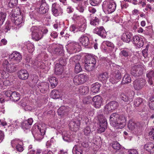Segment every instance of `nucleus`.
<instances>
[{
    "label": "nucleus",
    "mask_w": 154,
    "mask_h": 154,
    "mask_svg": "<svg viewBox=\"0 0 154 154\" xmlns=\"http://www.w3.org/2000/svg\"><path fill=\"white\" fill-rule=\"evenodd\" d=\"M82 70V69L81 67L80 63H76L75 68V72L77 73H78L80 72Z\"/></svg>",
    "instance_id": "13d9d810"
},
{
    "label": "nucleus",
    "mask_w": 154,
    "mask_h": 154,
    "mask_svg": "<svg viewBox=\"0 0 154 154\" xmlns=\"http://www.w3.org/2000/svg\"><path fill=\"white\" fill-rule=\"evenodd\" d=\"M22 128L25 131L30 128V125L27 123L26 121L23 122L21 125Z\"/></svg>",
    "instance_id": "0e129e2a"
},
{
    "label": "nucleus",
    "mask_w": 154,
    "mask_h": 154,
    "mask_svg": "<svg viewBox=\"0 0 154 154\" xmlns=\"http://www.w3.org/2000/svg\"><path fill=\"white\" fill-rule=\"evenodd\" d=\"M135 92L133 91L129 90L127 92L122 93L121 95V99L128 104L132 101L134 98Z\"/></svg>",
    "instance_id": "423d86ee"
},
{
    "label": "nucleus",
    "mask_w": 154,
    "mask_h": 154,
    "mask_svg": "<svg viewBox=\"0 0 154 154\" xmlns=\"http://www.w3.org/2000/svg\"><path fill=\"white\" fill-rule=\"evenodd\" d=\"M77 56H75L74 57H72L69 60V62L70 64H76L78 63V60H77Z\"/></svg>",
    "instance_id": "e2e57ef3"
},
{
    "label": "nucleus",
    "mask_w": 154,
    "mask_h": 154,
    "mask_svg": "<svg viewBox=\"0 0 154 154\" xmlns=\"http://www.w3.org/2000/svg\"><path fill=\"white\" fill-rule=\"evenodd\" d=\"M17 75L19 78L22 80L27 79L29 75L27 71L25 69H21L19 71L17 72Z\"/></svg>",
    "instance_id": "4be33fe9"
},
{
    "label": "nucleus",
    "mask_w": 154,
    "mask_h": 154,
    "mask_svg": "<svg viewBox=\"0 0 154 154\" xmlns=\"http://www.w3.org/2000/svg\"><path fill=\"white\" fill-rule=\"evenodd\" d=\"M79 119L81 120V121H83L86 124H87V122L88 121V119L87 117L86 116L82 115L79 116L78 119Z\"/></svg>",
    "instance_id": "4d7b16f0"
},
{
    "label": "nucleus",
    "mask_w": 154,
    "mask_h": 154,
    "mask_svg": "<svg viewBox=\"0 0 154 154\" xmlns=\"http://www.w3.org/2000/svg\"><path fill=\"white\" fill-rule=\"evenodd\" d=\"M103 44L107 47V48H106L105 49V50L106 52H112L114 48V45L113 43L109 41H104L103 42Z\"/></svg>",
    "instance_id": "5701e85b"
},
{
    "label": "nucleus",
    "mask_w": 154,
    "mask_h": 154,
    "mask_svg": "<svg viewBox=\"0 0 154 154\" xmlns=\"http://www.w3.org/2000/svg\"><path fill=\"white\" fill-rule=\"evenodd\" d=\"M85 69L88 71H90L94 69V67L95 65L94 64H90L89 63H87L85 62Z\"/></svg>",
    "instance_id": "de8ad7c7"
},
{
    "label": "nucleus",
    "mask_w": 154,
    "mask_h": 154,
    "mask_svg": "<svg viewBox=\"0 0 154 154\" xmlns=\"http://www.w3.org/2000/svg\"><path fill=\"white\" fill-rule=\"evenodd\" d=\"M73 81L74 83L76 85H79L82 84L80 82V79H79L78 75L75 76Z\"/></svg>",
    "instance_id": "bf43d9fd"
},
{
    "label": "nucleus",
    "mask_w": 154,
    "mask_h": 154,
    "mask_svg": "<svg viewBox=\"0 0 154 154\" xmlns=\"http://www.w3.org/2000/svg\"><path fill=\"white\" fill-rule=\"evenodd\" d=\"M80 46L78 43L74 41H69L66 48L67 52L70 54L76 53L79 51Z\"/></svg>",
    "instance_id": "6e6552de"
},
{
    "label": "nucleus",
    "mask_w": 154,
    "mask_h": 154,
    "mask_svg": "<svg viewBox=\"0 0 154 154\" xmlns=\"http://www.w3.org/2000/svg\"><path fill=\"white\" fill-rule=\"evenodd\" d=\"M13 10L11 13V19L14 23L17 25H23L24 22L23 17L20 15V10L19 8L16 7Z\"/></svg>",
    "instance_id": "7ed1b4c3"
},
{
    "label": "nucleus",
    "mask_w": 154,
    "mask_h": 154,
    "mask_svg": "<svg viewBox=\"0 0 154 154\" xmlns=\"http://www.w3.org/2000/svg\"><path fill=\"white\" fill-rule=\"evenodd\" d=\"M26 45L29 53H32L34 51L35 49L34 46L32 43L28 42L26 43Z\"/></svg>",
    "instance_id": "a19ab883"
},
{
    "label": "nucleus",
    "mask_w": 154,
    "mask_h": 154,
    "mask_svg": "<svg viewBox=\"0 0 154 154\" xmlns=\"http://www.w3.org/2000/svg\"><path fill=\"white\" fill-rule=\"evenodd\" d=\"M69 110V108L67 106H61L58 109V115L61 116V117L66 116L68 114Z\"/></svg>",
    "instance_id": "412c9836"
},
{
    "label": "nucleus",
    "mask_w": 154,
    "mask_h": 154,
    "mask_svg": "<svg viewBox=\"0 0 154 154\" xmlns=\"http://www.w3.org/2000/svg\"><path fill=\"white\" fill-rule=\"evenodd\" d=\"M145 68L142 65L133 66L131 70V74L134 76L137 77L141 75Z\"/></svg>",
    "instance_id": "1a4fd4ad"
},
{
    "label": "nucleus",
    "mask_w": 154,
    "mask_h": 154,
    "mask_svg": "<svg viewBox=\"0 0 154 154\" xmlns=\"http://www.w3.org/2000/svg\"><path fill=\"white\" fill-rule=\"evenodd\" d=\"M59 92L56 90H54L52 91L51 94V97L54 99L58 98L59 97Z\"/></svg>",
    "instance_id": "c03bdc74"
},
{
    "label": "nucleus",
    "mask_w": 154,
    "mask_h": 154,
    "mask_svg": "<svg viewBox=\"0 0 154 154\" xmlns=\"http://www.w3.org/2000/svg\"><path fill=\"white\" fill-rule=\"evenodd\" d=\"M154 144L152 143H148L145 144L144 146V149L148 152H150L151 149H152V147Z\"/></svg>",
    "instance_id": "09e8293b"
},
{
    "label": "nucleus",
    "mask_w": 154,
    "mask_h": 154,
    "mask_svg": "<svg viewBox=\"0 0 154 154\" xmlns=\"http://www.w3.org/2000/svg\"><path fill=\"white\" fill-rule=\"evenodd\" d=\"M79 92L81 95H85L89 92V88L87 86H80L79 89Z\"/></svg>",
    "instance_id": "72a5a7b5"
},
{
    "label": "nucleus",
    "mask_w": 154,
    "mask_h": 154,
    "mask_svg": "<svg viewBox=\"0 0 154 154\" xmlns=\"http://www.w3.org/2000/svg\"><path fill=\"white\" fill-rule=\"evenodd\" d=\"M79 41L80 43L83 46L89 47L90 45L89 40L88 37L85 35H82L79 38Z\"/></svg>",
    "instance_id": "aec40b11"
},
{
    "label": "nucleus",
    "mask_w": 154,
    "mask_h": 154,
    "mask_svg": "<svg viewBox=\"0 0 154 154\" xmlns=\"http://www.w3.org/2000/svg\"><path fill=\"white\" fill-rule=\"evenodd\" d=\"M89 3L93 6H95L98 5L101 1L100 0H89Z\"/></svg>",
    "instance_id": "680f3d73"
},
{
    "label": "nucleus",
    "mask_w": 154,
    "mask_h": 154,
    "mask_svg": "<svg viewBox=\"0 0 154 154\" xmlns=\"http://www.w3.org/2000/svg\"><path fill=\"white\" fill-rule=\"evenodd\" d=\"M93 32L103 38H105L107 35L105 30L103 26L95 28L93 30Z\"/></svg>",
    "instance_id": "a211bd4d"
},
{
    "label": "nucleus",
    "mask_w": 154,
    "mask_h": 154,
    "mask_svg": "<svg viewBox=\"0 0 154 154\" xmlns=\"http://www.w3.org/2000/svg\"><path fill=\"white\" fill-rule=\"evenodd\" d=\"M146 77L148 78V82L150 85H154V71H150L146 74Z\"/></svg>",
    "instance_id": "cd10ccee"
},
{
    "label": "nucleus",
    "mask_w": 154,
    "mask_h": 154,
    "mask_svg": "<svg viewBox=\"0 0 154 154\" xmlns=\"http://www.w3.org/2000/svg\"><path fill=\"white\" fill-rule=\"evenodd\" d=\"M90 24L94 26L98 25L100 22V19L97 17L93 18L91 17L90 20Z\"/></svg>",
    "instance_id": "4c0bfd02"
},
{
    "label": "nucleus",
    "mask_w": 154,
    "mask_h": 154,
    "mask_svg": "<svg viewBox=\"0 0 154 154\" xmlns=\"http://www.w3.org/2000/svg\"><path fill=\"white\" fill-rule=\"evenodd\" d=\"M51 11L52 14L56 17L61 15L63 13L62 8L55 2L52 4Z\"/></svg>",
    "instance_id": "ddd939ff"
},
{
    "label": "nucleus",
    "mask_w": 154,
    "mask_h": 154,
    "mask_svg": "<svg viewBox=\"0 0 154 154\" xmlns=\"http://www.w3.org/2000/svg\"><path fill=\"white\" fill-rule=\"evenodd\" d=\"M132 42L138 48L142 47L144 45L143 38L137 35H134L132 39Z\"/></svg>",
    "instance_id": "dca6fc26"
},
{
    "label": "nucleus",
    "mask_w": 154,
    "mask_h": 154,
    "mask_svg": "<svg viewBox=\"0 0 154 154\" xmlns=\"http://www.w3.org/2000/svg\"><path fill=\"white\" fill-rule=\"evenodd\" d=\"M131 79L129 75L128 74H125L122 81V84H127L131 82Z\"/></svg>",
    "instance_id": "79ce46f5"
},
{
    "label": "nucleus",
    "mask_w": 154,
    "mask_h": 154,
    "mask_svg": "<svg viewBox=\"0 0 154 154\" xmlns=\"http://www.w3.org/2000/svg\"><path fill=\"white\" fill-rule=\"evenodd\" d=\"M83 23L82 24L79 26V31L82 32H84L87 27V24L85 20L83 19Z\"/></svg>",
    "instance_id": "a18cd8bd"
},
{
    "label": "nucleus",
    "mask_w": 154,
    "mask_h": 154,
    "mask_svg": "<svg viewBox=\"0 0 154 154\" xmlns=\"http://www.w3.org/2000/svg\"><path fill=\"white\" fill-rule=\"evenodd\" d=\"M29 16L32 20H38L41 16L38 11L35 10L29 13Z\"/></svg>",
    "instance_id": "c756f323"
},
{
    "label": "nucleus",
    "mask_w": 154,
    "mask_h": 154,
    "mask_svg": "<svg viewBox=\"0 0 154 154\" xmlns=\"http://www.w3.org/2000/svg\"><path fill=\"white\" fill-rule=\"evenodd\" d=\"M53 53L57 55L63 56L64 54L62 46L61 45H57L54 48Z\"/></svg>",
    "instance_id": "a878e982"
},
{
    "label": "nucleus",
    "mask_w": 154,
    "mask_h": 154,
    "mask_svg": "<svg viewBox=\"0 0 154 154\" xmlns=\"http://www.w3.org/2000/svg\"><path fill=\"white\" fill-rule=\"evenodd\" d=\"M14 66L12 64L8 65L4 68L3 71L1 73V76L4 79H6L9 77V75L8 72L11 73L14 71Z\"/></svg>",
    "instance_id": "4468645a"
},
{
    "label": "nucleus",
    "mask_w": 154,
    "mask_h": 154,
    "mask_svg": "<svg viewBox=\"0 0 154 154\" xmlns=\"http://www.w3.org/2000/svg\"><path fill=\"white\" fill-rule=\"evenodd\" d=\"M19 122L17 120L13 122L11 125L8 126L9 129L11 131H13L19 127Z\"/></svg>",
    "instance_id": "ea45409f"
},
{
    "label": "nucleus",
    "mask_w": 154,
    "mask_h": 154,
    "mask_svg": "<svg viewBox=\"0 0 154 154\" xmlns=\"http://www.w3.org/2000/svg\"><path fill=\"white\" fill-rule=\"evenodd\" d=\"M109 120L111 125L116 128H122L126 125V119L123 115L116 113H112Z\"/></svg>",
    "instance_id": "f257e3e1"
},
{
    "label": "nucleus",
    "mask_w": 154,
    "mask_h": 154,
    "mask_svg": "<svg viewBox=\"0 0 154 154\" xmlns=\"http://www.w3.org/2000/svg\"><path fill=\"white\" fill-rule=\"evenodd\" d=\"M71 134L69 131H64L63 132L62 136L63 140L66 142L71 141Z\"/></svg>",
    "instance_id": "c85d7f7f"
},
{
    "label": "nucleus",
    "mask_w": 154,
    "mask_h": 154,
    "mask_svg": "<svg viewBox=\"0 0 154 154\" xmlns=\"http://www.w3.org/2000/svg\"><path fill=\"white\" fill-rule=\"evenodd\" d=\"M93 101L94 106L96 108H99L103 105L102 99L99 95H96L93 97Z\"/></svg>",
    "instance_id": "6ab92c4d"
},
{
    "label": "nucleus",
    "mask_w": 154,
    "mask_h": 154,
    "mask_svg": "<svg viewBox=\"0 0 154 154\" xmlns=\"http://www.w3.org/2000/svg\"><path fill=\"white\" fill-rule=\"evenodd\" d=\"M8 2V5L10 8L16 6L18 3V0H6Z\"/></svg>",
    "instance_id": "37998d69"
},
{
    "label": "nucleus",
    "mask_w": 154,
    "mask_h": 154,
    "mask_svg": "<svg viewBox=\"0 0 154 154\" xmlns=\"http://www.w3.org/2000/svg\"><path fill=\"white\" fill-rule=\"evenodd\" d=\"M142 98L139 97L135 99L134 102V105L136 107L138 106L142 102Z\"/></svg>",
    "instance_id": "6e6d98bb"
},
{
    "label": "nucleus",
    "mask_w": 154,
    "mask_h": 154,
    "mask_svg": "<svg viewBox=\"0 0 154 154\" xmlns=\"http://www.w3.org/2000/svg\"><path fill=\"white\" fill-rule=\"evenodd\" d=\"M109 103L113 110L117 108L119 105L118 102L116 101H112Z\"/></svg>",
    "instance_id": "3c124183"
},
{
    "label": "nucleus",
    "mask_w": 154,
    "mask_h": 154,
    "mask_svg": "<svg viewBox=\"0 0 154 154\" xmlns=\"http://www.w3.org/2000/svg\"><path fill=\"white\" fill-rule=\"evenodd\" d=\"M49 81L52 88H54L57 85V80L55 77H51L49 79Z\"/></svg>",
    "instance_id": "58836bf2"
},
{
    "label": "nucleus",
    "mask_w": 154,
    "mask_h": 154,
    "mask_svg": "<svg viewBox=\"0 0 154 154\" xmlns=\"http://www.w3.org/2000/svg\"><path fill=\"white\" fill-rule=\"evenodd\" d=\"M91 132V129L89 126L86 127L84 129V132L85 135H88Z\"/></svg>",
    "instance_id": "774afa93"
},
{
    "label": "nucleus",
    "mask_w": 154,
    "mask_h": 154,
    "mask_svg": "<svg viewBox=\"0 0 154 154\" xmlns=\"http://www.w3.org/2000/svg\"><path fill=\"white\" fill-rule=\"evenodd\" d=\"M130 54L129 49L127 48H124L121 49V52L119 53L120 57H128Z\"/></svg>",
    "instance_id": "473e14b6"
},
{
    "label": "nucleus",
    "mask_w": 154,
    "mask_h": 154,
    "mask_svg": "<svg viewBox=\"0 0 154 154\" xmlns=\"http://www.w3.org/2000/svg\"><path fill=\"white\" fill-rule=\"evenodd\" d=\"M49 9V6L45 0H41L37 2V5L35 8L40 16L46 13Z\"/></svg>",
    "instance_id": "20e7f679"
},
{
    "label": "nucleus",
    "mask_w": 154,
    "mask_h": 154,
    "mask_svg": "<svg viewBox=\"0 0 154 154\" xmlns=\"http://www.w3.org/2000/svg\"><path fill=\"white\" fill-rule=\"evenodd\" d=\"M83 150L82 147L79 145H75L73 148L72 152L73 154H82Z\"/></svg>",
    "instance_id": "2f4dec72"
},
{
    "label": "nucleus",
    "mask_w": 154,
    "mask_h": 154,
    "mask_svg": "<svg viewBox=\"0 0 154 154\" xmlns=\"http://www.w3.org/2000/svg\"><path fill=\"white\" fill-rule=\"evenodd\" d=\"M46 130V127L44 124L34 125L32 130V133L35 139L37 140H40L43 138Z\"/></svg>",
    "instance_id": "f03ea898"
},
{
    "label": "nucleus",
    "mask_w": 154,
    "mask_h": 154,
    "mask_svg": "<svg viewBox=\"0 0 154 154\" xmlns=\"http://www.w3.org/2000/svg\"><path fill=\"white\" fill-rule=\"evenodd\" d=\"M139 123H136L133 120H130L129 121L128 126V128L131 131L136 130L139 128Z\"/></svg>",
    "instance_id": "bb28decb"
},
{
    "label": "nucleus",
    "mask_w": 154,
    "mask_h": 154,
    "mask_svg": "<svg viewBox=\"0 0 154 154\" xmlns=\"http://www.w3.org/2000/svg\"><path fill=\"white\" fill-rule=\"evenodd\" d=\"M85 62L87 63L95 65L96 63L95 57L92 54H89L86 55Z\"/></svg>",
    "instance_id": "b1692460"
},
{
    "label": "nucleus",
    "mask_w": 154,
    "mask_h": 154,
    "mask_svg": "<svg viewBox=\"0 0 154 154\" xmlns=\"http://www.w3.org/2000/svg\"><path fill=\"white\" fill-rule=\"evenodd\" d=\"M31 80L32 83L35 84L38 81V76L35 74H33L31 76Z\"/></svg>",
    "instance_id": "603ef678"
},
{
    "label": "nucleus",
    "mask_w": 154,
    "mask_h": 154,
    "mask_svg": "<svg viewBox=\"0 0 154 154\" xmlns=\"http://www.w3.org/2000/svg\"><path fill=\"white\" fill-rule=\"evenodd\" d=\"M70 30L74 33L79 31V26L74 25L71 26L70 28Z\"/></svg>",
    "instance_id": "5fc2aeb1"
},
{
    "label": "nucleus",
    "mask_w": 154,
    "mask_h": 154,
    "mask_svg": "<svg viewBox=\"0 0 154 154\" xmlns=\"http://www.w3.org/2000/svg\"><path fill=\"white\" fill-rule=\"evenodd\" d=\"M78 76L82 84L85 83L87 80V76L85 74H80Z\"/></svg>",
    "instance_id": "8fccbe9b"
},
{
    "label": "nucleus",
    "mask_w": 154,
    "mask_h": 154,
    "mask_svg": "<svg viewBox=\"0 0 154 154\" xmlns=\"http://www.w3.org/2000/svg\"><path fill=\"white\" fill-rule=\"evenodd\" d=\"M20 94L19 93L16 92H13L12 93L10 99L12 101L15 102L18 101L20 99Z\"/></svg>",
    "instance_id": "f704fd0d"
},
{
    "label": "nucleus",
    "mask_w": 154,
    "mask_h": 154,
    "mask_svg": "<svg viewBox=\"0 0 154 154\" xmlns=\"http://www.w3.org/2000/svg\"><path fill=\"white\" fill-rule=\"evenodd\" d=\"M103 10L108 14L111 13L115 10L116 7V3L113 1L109 2L104 1L102 5Z\"/></svg>",
    "instance_id": "39448f33"
},
{
    "label": "nucleus",
    "mask_w": 154,
    "mask_h": 154,
    "mask_svg": "<svg viewBox=\"0 0 154 154\" xmlns=\"http://www.w3.org/2000/svg\"><path fill=\"white\" fill-rule=\"evenodd\" d=\"M80 123L81 120L76 119L70 122L69 126L71 130L76 131L79 130Z\"/></svg>",
    "instance_id": "2eb2a0df"
},
{
    "label": "nucleus",
    "mask_w": 154,
    "mask_h": 154,
    "mask_svg": "<svg viewBox=\"0 0 154 154\" xmlns=\"http://www.w3.org/2000/svg\"><path fill=\"white\" fill-rule=\"evenodd\" d=\"M112 146L114 149L117 150H119L120 148V145L117 141L114 142Z\"/></svg>",
    "instance_id": "052dcab7"
},
{
    "label": "nucleus",
    "mask_w": 154,
    "mask_h": 154,
    "mask_svg": "<svg viewBox=\"0 0 154 154\" xmlns=\"http://www.w3.org/2000/svg\"><path fill=\"white\" fill-rule=\"evenodd\" d=\"M9 58L14 61V64L19 63L22 59L21 54L19 52L15 51L9 55Z\"/></svg>",
    "instance_id": "f3484780"
},
{
    "label": "nucleus",
    "mask_w": 154,
    "mask_h": 154,
    "mask_svg": "<svg viewBox=\"0 0 154 154\" xmlns=\"http://www.w3.org/2000/svg\"><path fill=\"white\" fill-rule=\"evenodd\" d=\"M99 122L98 127V132L99 133H101L105 131L107 127L106 120L103 115H99L98 116Z\"/></svg>",
    "instance_id": "0eeeda50"
},
{
    "label": "nucleus",
    "mask_w": 154,
    "mask_h": 154,
    "mask_svg": "<svg viewBox=\"0 0 154 154\" xmlns=\"http://www.w3.org/2000/svg\"><path fill=\"white\" fill-rule=\"evenodd\" d=\"M108 78V74L106 72L101 73L99 75L98 79L102 82H106Z\"/></svg>",
    "instance_id": "e433bc0d"
},
{
    "label": "nucleus",
    "mask_w": 154,
    "mask_h": 154,
    "mask_svg": "<svg viewBox=\"0 0 154 154\" xmlns=\"http://www.w3.org/2000/svg\"><path fill=\"white\" fill-rule=\"evenodd\" d=\"M121 78V74L120 71L118 70L112 71L110 75L109 79L110 82L112 84L117 83Z\"/></svg>",
    "instance_id": "9b49d317"
},
{
    "label": "nucleus",
    "mask_w": 154,
    "mask_h": 154,
    "mask_svg": "<svg viewBox=\"0 0 154 154\" xmlns=\"http://www.w3.org/2000/svg\"><path fill=\"white\" fill-rule=\"evenodd\" d=\"M59 64L62 66L65 65L66 63V60L63 57H61L59 59Z\"/></svg>",
    "instance_id": "338daca9"
},
{
    "label": "nucleus",
    "mask_w": 154,
    "mask_h": 154,
    "mask_svg": "<svg viewBox=\"0 0 154 154\" xmlns=\"http://www.w3.org/2000/svg\"><path fill=\"white\" fill-rule=\"evenodd\" d=\"M132 36V34L130 32H125L124 33L122 36L121 39L123 42H129L131 40Z\"/></svg>",
    "instance_id": "393cba45"
},
{
    "label": "nucleus",
    "mask_w": 154,
    "mask_h": 154,
    "mask_svg": "<svg viewBox=\"0 0 154 154\" xmlns=\"http://www.w3.org/2000/svg\"><path fill=\"white\" fill-rule=\"evenodd\" d=\"M104 110L106 113H109L113 111L109 103L105 106Z\"/></svg>",
    "instance_id": "864d4df0"
},
{
    "label": "nucleus",
    "mask_w": 154,
    "mask_h": 154,
    "mask_svg": "<svg viewBox=\"0 0 154 154\" xmlns=\"http://www.w3.org/2000/svg\"><path fill=\"white\" fill-rule=\"evenodd\" d=\"M31 31L32 32V38L36 41H38L43 37L42 32L36 26L32 27Z\"/></svg>",
    "instance_id": "9d476101"
},
{
    "label": "nucleus",
    "mask_w": 154,
    "mask_h": 154,
    "mask_svg": "<svg viewBox=\"0 0 154 154\" xmlns=\"http://www.w3.org/2000/svg\"><path fill=\"white\" fill-rule=\"evenodd\" d=\"M146 83V80L143 78L135 80L133 82V86L136 90L141 89Z\"/></svg>",
    "instance_id": "f8f14e48"
},
{
    "label": "nucleus",
    "mask_w": 154,
    "mask_h": 154,
    "mask_svg": "<svg viewBox=\"0 0 154 154\" xmlns=\"http://www.w3.org/2000/svg\"><path fill=\"white\" fill-rule=\"evenodd\" d=\"M6 14L5 12H0V25H2L6 17Z\"/></svg>",
    "instance_id": "49530a36"
},
{
    "label": "nucleus",
    "mask_w": 154,
    "mask_h": 154,
    "mask_svg": "<svg viewBox=\"0 0 154 154\" xmlns=\"http://www.w3.org/2000/svg\"><path fill=\"white\" fill-rule=\"evenodd\" d=\"M88 11L91 13L90 16L91 17L92 14H94L96 12L97 10L94 7L90 6L88 8Z\"/></svg>",
    "instance_id": "69168bd1"
},
{
    "label": "nucleus",
    "mask_w": 154,
    "mask_h": 154,
    "mask_svg": "<svg viewBox=\"0 0 154 154\" xmlns=\"http://www.w3.org/2000/svg\"><path fill=\"white\" fill-rule=\"evenodd\" d=\"M63 67L62 65H60L57 63L55 67V73L57 75H60L63 72Z\"/></svg>",
    "instance_id": "7c9ffc66"
},
{
    "label": "nucleus",
    "mask_w": 154,
    "mask_h": 154,
    "mask_svg": "<svg viewBox=\"0 0 154 154\" xmlns=\"http://www.w3.org/2000/svg\"><path fill=\"white\" fill-rule=\"evenodd\" d=\"M91 90L93 93H96L99 92L100 88L101 87L100 84L97 82L93 84L92 85Z\"/></svg>",
    "instance_id": "c9c22d12"
}]
</instances>
